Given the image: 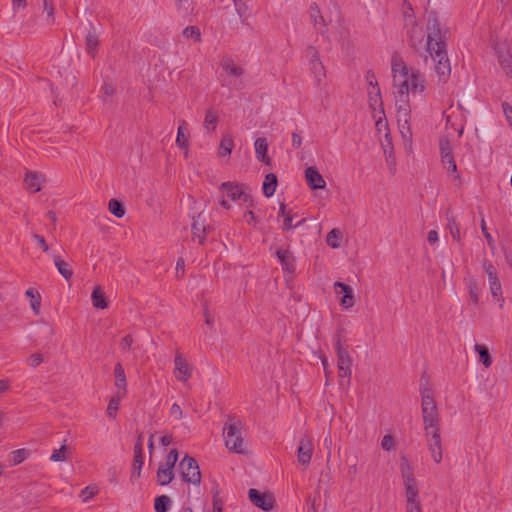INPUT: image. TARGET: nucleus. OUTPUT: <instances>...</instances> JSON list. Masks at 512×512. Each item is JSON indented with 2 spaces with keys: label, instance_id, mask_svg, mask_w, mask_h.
<instances>
[{
  "label": "nucleus",
  "instance_id": "54",
  "mask_svg": "<svg viewBox=\"0 0 512 512\" xmlns=\"http://www.w3.org/2000/svg\"><path fill=\"white\" fill-rule=\"evenodd\" d=\"M33 238L37 242V244L43 249V251H48V245L46 244V241L43 236H40L38 234H34Z\"/></svg>",
  "mask_w": 512,
  "mask_h": 512
},
{
  "label": "nucleus",
  "instance_id": "53",
  "mask_svg": "<svg viewBox=\"0 0 512 512\" xmlns=\"http://www.w3.org/2000/svg\"><path fill=\"white\" fill-rule=\"evenodd\" d=\"M27 5L26 0H12V10L16 13L20 10H24Z\"/></svg>",
  "mask_w": 512,
  "mask_h": 512
},
{
  "label": "nucleus",
  "instance_id": "45",
  "mask_svg": "<svg viewBox=\"0 0 512 512\" xmlns=\"http://www.w3.org/2000/svg\"><path fill=\"white\" fill-rule=\"evenodd\" d=\"M183 35L187 39H191L194 42H197L200 40V31L198 28L194 26L186 27L183 31Z\"/></svg>",
  "mask_w": 512,
  "mask_h": 512
},
{
  "label": "nucleus",
  "instance_id": "60",
  "mask_svg": "<svg viewBox=\"0 0 512 512\" xmlns=\"http://www.w3.org/2000/svg\"><path fill=\"white\" fill-rule=\"evenodd\" d=\"M55 265L59 273L64 276V261L60 258L55 259Z\"/></svg>",
  "mask_w": 512,
  "mask_h": 512
},
{
  "label": "nucleus",
  "instance_id": "12",
  "mask_svg": "<svg viewBox=\"0 0 512 512\" xmlns=\"http://www.w3.org/2000/svg\"><path fill=\"white\" fill-rule=\"evenodd\" d=\"M334 293L339 299V304L344 310L351 309L356 303L354 289L340 281L333 284Z\"/></svg>",
  "mask_w": 512,
  "mask_h": 512
},
{
  "label": "nucleus",
  "instance_id": "52",
  "mask_svg": "<svg viewBox=\"0 0 512 512\" xmlns=\"http://www.w3.org/2000/svg\"><path fill=\"white\" fill-rule=\"evenodd\" d=\"M503 113H504V116L510 126V128L512 129V107L509 105V104H503Z\"/></svg>",
  "mask_w": 512,
  "mask_h": 512
},
{
  "label": "nucleus",
  "instance_id": "30",
  "mask_svg": "<svg viewBox=\"0 0 512 512\" xmlns=\"http://www.w3.org/2000/svg\"><path fill=\"white\" fill-rule=\"evenodd\" d=\"M192 231L194 238L197 239L199 243H202L205 238L206 227L204 221L201 219V214L198 215L197 219H194Z\"/></svg>",
  "mask_w": 512,
  "mask_h": 512
},
{
  "label": "nucleus",
  "instance_id": "62",
  "mask_svg": "<svg viewBox=\"0 0 512 512\" xmlns=\"http://www.w3.org/2000/svg\"><path fill=\"white\" fill-rule=\"evenodd\" d=\"M321 362L324 368V372L326 376H328V374L330 373L328 359L326 357H322Z\"/></svg>",
  "mask_w": 512,
  "mask_h": 512
},
{
  "label": "nucleus",
  "instance_id": "3",
  "mask_svg": "<svg viewBox=\"0 0 512 512\" xmlns=\"http://www.w3.org/2000/svg\"><path fill=\"white\" fill-rule=\"evenodd\" d=\"M399 469L405 490L406 512H423L414 466L406 457H402Z\"/></svg>",
  "mask_w": 512,
  "mask_h": 512
},
{
  "label": "nucleus",
  "instance_id": "1",
  "mask_svg": "<svg viewBox=\"0 0 512 512\" xmlns=\"http://www.w3.org/2000/svg\"><path fill=\"white\" fill-rule=\"evenodd\" d=\"M391 76L398 129L404 142L411 143L412 111L416 109L417 104L426 101L428 81L423 72L399 57H393L391 60Z\"/></svg>",
  "mask_w": 512,
  "mask_h": 512
},
{
  "label": "nucleus",
  "instance_id": "31",
  "mask_svg": "<svg viewBox=\"0 0 512 512\" xmlns=\"http://www.w3.org/2000/svg\"><path fill=\"white\" fill-rule=\"evenodd\" d=\"M475 352L479 356V361L486 367L489 368L492 365V358L489 354L488 348L483 344H476L474 346Z\"/></svg>",
  "mask_w": 512,
  "mask_h": 512
},
{
  "label": "nucleus",
  "instance_id": "7",
  "mask_svg": "<svg viewBox=\"0 0 512 512\" xmlns=\"http://www.w3.org/2000/svg\"><path fill=\"white\" fill-rule=\"evenodd\" d=\"M439 149L441 164L443 168L446 170L451 181L456 186L461 185L462 180L458 172L456 161L453 155V146L451 141L446 137L441 138L439 143Z\"/></svg>",
  "mask_w": 512,
  "mask_h": 512
},
{
  "label": "nucleus",
  "instance_id": "59",
  "mask_svg": "<svg viewBox=\"0 0 512 512\" xmlns=\"http://www.w3.org/2000/svg\"><path fill=\"white\" fill-rule=\"evenodd\" d=\"M160 442L163 446H168L172 443V435L166 434L160 438Z\"/></svg>",
  "mask_w": 512,
  "mask_h": 512
},
{
  "label": "nucleus",
  "instance_id": "21",
  "mask_svg": "<svg viewBox=\"0 0 512 512\" xmlns=\"http://www.w3.org/2000/svg\"><path fill=\"white\" fill-rule=\"evenodd\" d=\"M305 181L311 189H324L326 181L315 167H308L305 170Z\"/></svg>",
  "mask_w": 512,
  "mask_h": 512
},
{
  "label": "nucleus",
  "instance_id": "25",
  "mask_svg": "<svg viewBox=\"0 0 512 512\" xmlns=\"http://www.w3.org/2000/svg\"><path fill=\"white\" fill-rule=\"evenodd\" d=\"M190 133L186 121L181 120L177 129L176 144L179 148L188 153Z\"/></svg>",
  "mask_w": 512,
  "mask_h": 512
},
{
  "label": "nucleus",
  "instance_id": "63",
  "mask_svg": "<svg viewBox=\"0 0 512 512\" xmlns=\"http://www.w3.org/2000/svg\"><path fill=\"white\" fill-rule=\"evenodd\" d=\"M9 388V383L6 380H0V393L5 392Z\"/></svg>",
  "mask_w": 512,
  "mask_h": 512
},
{
  "label": "nucleus",
  "instance_id": "35",
  "mask_svg": "<svg viewBox=\"0 0 512 512\" xmlns=\"http://www.w3.org/2000/svg\"><path fill=\"white\" fill-rule=\"evenodd\" d=\"M92 304L96 308L105 309L107 307V302L104 296V292L100 287H97L93 290L92 295Z\"/></svg>",
  "mask_w": 512,
  "mask_h": 512
},
{
  "label": "nucleus",
  "instance_id": "11",
  "mask_svg": "<svg viewBox=\"0 0 512 512\" xmlns=\"http://www.w3.org/2000/svg\"><path fill=\"white\" fill-rule=\"evenodd\" d=\"M178 461L177 450H171L162 462L157 471V482L164 486L171 483L174 478V466Z\"/></svg>",
  "mask_w": 512,
  "mask_h": 512
},
{
  "label": "nucleus",
  "instance_id": "16",
  "mask_svg": "<svg viewBox=\"0 0 512 512\" xmlns=\"http://www.w3.org/2000/svg\"><path fill=\"white\" fill-rule=\"evenodd\" d=\"M250 501L264 511H270L274 505V497L270 493L260 492L257 489H250L248 492Z\"/></svg>",
  "mask_w": 512,
  "mask_h": 512
},
{
  "label": "nucleus",
  "instance_id": "18",
  "mask_svg": "<svg viewBox=\"0 0 512 512\" xmlns=\"http://www.w3.org/2000/svg\"><path fill=\"white\" fill-rule=\"evenodd\" d=\"M174 375L177 380L186 383L192 376V367L181 354H176L174 359Z\"/></svg>",
  "mask_w": 512,
  "mask_h": 512
},
{
  "label": "nucleus",
  "instance_id": "40",
  "mask_svg": "<svg viewBox=\"0 0 512 512\" xmlns=\"http://www.w3.org/2000/svg\"><path fill=\"white\" fill-rule=\"evenodd\" d=\"M99 492V488L96 485H90L82 489L79 497L82 502L86 503L90 501L94 496H96Z\"/></svg>",
  "mask_w": 512,
  "mask_h": 512
},
{
  "label": "nucleus",
  "instance_id": "28",
  "mask_svg": "<svg viewBox=\"0 0 512 512\" xmlns=\"http://www.w3.org/2000/svg\"><path fill=\"white\" fill-rule=\"evenodd\" d=\"M277 258L282 264L284 271L288 273H292L294 271V259L290 252L286 250H279L277 251Z\"/></svg>",
  "mask_w": 512,
  "mask_h": 512
},
{
  "label": "nucleus",
  "instance_id": "55",
  "mask_svg": "<svg viewBox=\"0 0 512 512\" xmlns=\"http://www.w3.org/2000/svg\"><path fill=\"white\" fill-rule=\"evenodd\" d=\"M427 240L430 244L437 243L439 240V235L436 230H430L427 235Z\"/></svg>",
  "mask_w": 512,
  "mask_h": 512
},
{
  "label": "nucleus",
  "instance_id": "5",
  "mask_svg": "<svg viewBox=\"0 0 512 512\" xmlns=\"http://www.w3.org/2000/svg\"><path fill=\"white\" fill-rule=\"evenodd\" d=\"M220 190L223 193L220 205L225 209L231 208V204L227 199L247 208H254L255 206L254 198L244 184L238 182H224L221 184Z\"/></svg>",
  "mask_w": 512,
  "mask_h": 512
},
{
  "label": "nucleus",
  "instance_id": "14",
  "mask_svg": "<svg viewBox=\"0 0 512 512\" xmlns=\"http://www.w3.org/2000/svg\"><path fill=\"white\" fill-rule=\"evenodd\" d=\"M427 446L434 463L439 464L443 460V448L440 430L426 432Z\"/></svg>",
  "mask_w": 512,
  "mask_h": 512
},
{
  "label": "nucleus",
  "instance_id": "2",
  "mask_svg": "<svg viewBox=\"0 0 512 512\" xmlns=\"http://www.w3.org/2000/svg\"><path fill=\"white\" fill-rule=\"evenodd\" d=\"M427 51L435 62V71L441 81H445L451 72V67L444 44V35L435 18H429L426 24Z\"/></svg>",
  "mask_w": 512,
  "mask_h": 512
},
{
  "label": "nucleus",
  "instance_id": "43",
  "mask_svg": "<svg viewBox=\"0 0 512 512\" xmlns=\"http://www.w3.org/2000/svg\"><path fill=\"white\" fill-rule=\"evenodd\" d=\"M28 451L26 449H17L13 451L10 455V462L12 465H18L22 463L28 456Z\"/></svg>",
  "mask_w": 512,
  "mask_h": 512
},
{
  "label": "nucleus",
  "instance_id": "10",
  "mask_svg": "<svg viewBox=\"0 0 512 512\" xmlns=\"http://www.w3.org/2000/svg\"><path fill=\"white\" fill-rule=\"evenodd\" d=\"M422 415L426 432L439 430L436 405L434 399L429 394L422 395Z\"/></svg>",
  "mask_w": 512,
  "mask_h": 512
},
{
  "label": "nucleus",
  "instance_id": "46",
  "mask_svg": "<svg viewBox=\"0 0 512 512\" xmlns=\"http://www.w3.org/2000/svg\"><path fill=\"white\" fill-rule=\"evenodd\" d=\"M499 62H500L502 69L505 71L506 75L511 76L512 75L511 57L508 54L503 55L500 57Z\"/></svg>",
  "mask_w": 512,
  "mask_h": 512
},
{
  "label": "nucleus",
  "instance_id": "64",
  "mask_svg": "<svg viewBox=\"0 0 512 512\" xmlns=\"http://www.w3.org/2000/svg\"><path fill=\"white\" fill-rule=\"evenodd\" d=\"M213 512H222V508L218 503L213 504Z\"/></svg>",
  "mask_w": 512,
  "mask_h": 512
},
{
  "label": "nucleus",
  "instance_id": "26",
  "mask_svg": "<svg viewBox=\"0 0 512 512\" xmlns=\"http://www.w3.org/2000/svg\"><path fill=\"white\" fill-rule=\"evenodd\" d=\"M125 397L126 396H120L114 393L112 394V396L109 399L108 406L106 408V416L109 420H116L118 410L120 408V403Z\"/></svg>",
  "mask_w": 512,
  "mask_h": 512
},
{
  "label": "nucleus",
  "instance_id": "33",
  "mask_svg": "<svg viewBox=\"0 0 512 512\" xmlns=\"http://www.w3.org/2000/svg\"><path fill=\"white\" fill-rule=\"evenodd\" d=\"M134 472L132 477H139L141 473V469L143 466V453H142V444L139 442L135 446V455H134Z\"/></svg>",
  "mask_w": 512,
  "mask_h": 512
},
{
  "label": "nucleus",
  "instance_id": "51",
  "mask_svg": "<svg viewBox=\"0 0 512 512\" xmlns=\"http://www.w3.org/2000/svg\"><path fill=\"white\" fill-rule=\"evenodd\" d=\"M50 459L52 461H61L64 459V444H62L59 449L54 450Z\"/></svg>",
  "mask_w": 512,
  "mask_h": 512
},
{
  "label": "nucleus",
  "instance_id": "29",
  "mask_svg": "<svg viewBox=\"0 0 512 512\" xmlns=\"http://www.w3.org/2000/svg\"><path fill=\"white\" fill-rule=\"evenodd\" d=\"M218 124V115L217 113L210 109L205 113V118L203 122V127L208 133H212L216 130Z\"/></svg>",
  "mask_w": 512,
  "mask_h": 512
},
{
  "label": "nucleus",
  "instance_id": "44",
  "mask_svg": "<svg viewBox=\"0 0 512 512\" xmlns=\"http://www.w3.org/2000/svg\"><path fill=\"white\" fill-rule=\"evenodd\" d=\"M480 226H481V231H482L483 236L485 237V239L487 241L488 246L492 250H494L496 248L495 240L492 237V235L488 232L487 225H486V222H485L484 218L481 219Z\"/></svg>",
  "mask_w": 512,
  "mask_h": 512
},
{
  "label": "nucleus",
  "instance_id": "48",
  "mask_svg": "<svg viewBox=\"0 0 512 512\" xmlns=\"http://www.w3.org/2000/svg\"><path fill=\"white\" fill-rule=\"evenodd\" d=\"M243 221L246 222L248 225H256L257 224V217L254 214L253 208H247L243 214Z\"/></svg>",
  "mask_w": 512,
  "mask_h": 512
},
{
  "label": "nucleus",
  "instance_id": "41",
  "mask_svg": "<svg viewBox=\"0 0 512 512\" xmlns=\"http://www.w3.org/2000/svg\"><path fill=\"white\" fill-rule=\"evenodd\" d=\"M108 209L111 214L117 218H122L125 214L123 205L116 199H111L108 204Z\"/></svg>",
  "mask_w": 512,
  "mask_h": 512
},
{
  "label": "nucleus",
  "instance_id": "34",
  "mask_svg": "<svg viewBox=\"0 0 512 512\" xmlns=\"http://www.w3.org/2000/svg\"><path fill=\"white\" fill-rule=\"evenodd\" d=\"M87 51L94 54L99 43L98 35L94 29L88 30L85 35Z\"/></svg>",
  "mask_w": 512,
  "mask_h": 512
},
{
  "label": "nucleus",
  "instance_id": "56",
  "mask_svg": "<svg viewBox=\"0 0 512 512\" xmlns=\"http://www.w3.org/2000/svg\"><path fill=\"white\" fill-rule=\"evenodd\" d=\"M423 38L422 34H421V31L418 29L417 26H415L412 31H411V39L416 42V41H421Z\"/></svg>",
  "mask_w": 512,
  "mask_h": 512
},
{
  "label": "nucleus",
  "instance_id": "38",
  "mask_svg": "<svg viewBox=\"0 0 512 512\" xmlns=\"http://www.w3.org/2000/svg\"><path fill=\"white\" fill-rule=\"evenodd\" d=\"M25 294L27 297H29L31 299L30 306H31L32 310L36 314H38L40 305H41L39 292L34 288H29Z\"/></svg>",
  "mask_w": 512,
  "mask_h": 512
},
{
  "label": "nucleus",
  "instance_id": "15",
  "mask_svg": "<svg viewBox=\"0 0 512 512\" xmlns=\"http://www.w3.org/2000/svg\"><path fill=\"white\" fill-rule=\"evenodd\" d=\"M314 452L313 439L309 435L303 436L298 445L297 449V460L298 462L307 467L310 464L312 455Z\"/></svg>",
  "mask_w": 512,
  "mask_h": 512
},
{
  "label": "nucleus",
  "instance_id": "58",
  "mask_svg": "<svg viewBox=\"0 0 512 512\" xmlns=\"http://www.w3.org/2000/svg\"><path fill=\"white\" fill-rule=\"evenodd\" d=\"M132 344V338L130 336H125L121 341L122 349H129Z\"/></svg>",
  "mask_w": 512,
  "mask_h": 512
},
{
  "label": "nucleus",
  "instance_id": "13",
  "mask_svg": "<svg viewBox=\"0 0 512 512\" xmlns=\"http://www.w3.org/2000/svg\"><path fill=\"white\" fill-rule=\"evenodd\" d=\"M306 58L308 60L309 71L314 80L318 83L322 82L326 77L325 68L320 60L318 51L310 47L306 50Z\"/></svg>",
  "mask_w": 512,
  "mask_h": 512
},
{
  "label": "nucleus",
  "instance_id": "61",
  "mask_svg": "<svg viewBox=\"0 0 512 512\" xmlns=\"http://www.w3.org/2000/svg\"><path fill=\"white\" fill-rule=\"evenodd\" d=\"M302 144V138L298 135V134H293L292 135V145L294 147H300Z\"/></svg>",
  "mask_w": 512,
  "mask_h": 512
},
{
  "label": "nucleus",
  "instance_id": "49",
  "mask_svg": "<svg viewBox=\"0 0 512 512\" xmlns=\"http://www.w3.org/2000/svg\"><path fill=\"white\" fill-rule=\"evenodd\" d=\"M43 362V356L40 353H34L28 358V364L35 368Z\"/></svg>",
  "mask_w": 512,
  "mask_h": 512
},
{
  "label": "nucleus",
  "instance_id": "39",
  "mask_svg": "<svg viewBox=\"0 0 512 512\" xmlns=\"http://www.w3.org/2000/svg\"><path fill=\"white\" fill-rule=\"evenodd\" d=\"M457 110L458 109L455 110L451 107L450 110L445 112V118H446V124L455 128L458 131L459 135H461L463 133V129H464L463 124L456 123L453 121V117L456 114Z\"/></svg>",
  "mask_w": 512,
  "mask_h": 512
},
{
  "label": "nucleus",
  "instance_id": "4",
  "mask_svg": "<svg viewBox=\"0 0 512 512\" xmlns=\"http://www.w3.org/2000/svg\"><path fill=\"white\" fill-rule=\"evenodd\" d=\"M368 83L367 94L368 104L371 109L372 117L375 120V125L378 131H386L388 124L384 112L383 100L381 90L378 86V82L373 74L366 76Z\"/></svg>",
  "mask_w": 512,
  "mask_h": 512
},
{
  "label": "nucleus",
  "instance_id": "24",
  "mask_svg": "<svg viewBox=\"0 0 512 512\" xmlns=\"http://www.w3.org/2000/svg\"><path fill=\"white\" fill-rule=\"evenodd\" d=\"M235 142L234 137L231 133H225L222 135L218 147V157L219 158H230V155L234 149Z\"/></svg>",
  "mask_w": 512,
  "mask_h": 512
},
{
  "label": "nucleus",
  "instance_id": "22",
  "mask_svg": "<svg viewBox=\"0 0 512 512\" xmlns=\"http://www.w3.org/2000/svg\"><path fill=\"white\" fill-rule=\"evenodd\" d=\"M221 68H222V72L220 74V76L222 78H234V79H238L242 73H243V70L240 66H238L234 60L230 59V58H223L221 63Z\"/></svg>",
  "mask_w": 512,
  "mask_h": 512
},
{
  "label": "nucleus",
  "instance_id": "8",
  "mask_svg": "<svg viewBox=\"0 0 512 512\" xmlns=\"http://www.w3.org/2000/svg\"><path fill=\"white\" fill-rule=\"evenodd\" d=\"M178 472L184 482L195 486H199L201 484L200 468L194 458L188 455L183 457L179 462Z\"/></svg>",
  "mask_w": 512,
  "mask_h": 512
},
{
  "label": "nucleus",
  "instance_id": "9",
  "mask_svg": "<svg viewBox=\"0 0 512 512\" xmlns=\"http://www.w3.org/2000/svg\"><path fill=\"white\" fill-rule=\"evenodd\" d=\"M483 269L488 277L489 290L493 298V301L496 304H498L500 308H503L505 304V299L503 296V289L496 268L492 263L486 262L483 265Z\"/></svg>",
  "mask_w": 512,
  "mask_h": 512
},
{
  "label": "nucleus",
  "instance_id": "36",
  "mask_svg": "<svg viewBox=\"0 0 512 512\" xmlns=\"http://www.w3.org/2000/svg\"><path fill=\"white\" fill-rule=\"evenodd\" d=\"M172 505V501L169 496L161 495L156 497L154 503V509L156 512H167Z\"/></svg>",
  "mask_w": 512,
  "mask_h": 512
},
{
  "label": "nucleus",
  "instance_id": "23",
  "mask_svg": "<svg viewBox=\"0 0 512 512\" xmlns=\"http://www.w3.org/2000/svg\"><path fill=\"white\" fill-rule=\"evenodd\" d=\"M269 143L266 138L258 137L254 141V150L256 159L266 165L271 164V158L268 155Z\"/></svg>",
  "mask_w": 512,
  "mask_h": 512
},
{
  "label": "nucleus",
  "instance_id": "32",
  "mask_svg": "<svg viewBox=\"0 0 512 512\" xmlns=\"http://www.w3.org/2000/svg\"><path fill=\"white\" fill-rule=\"evenodd\" d=\"M25 186L31 192H37L40 188V176L34 172H28L24 179Z\"/></svg>",
  "mask_w": 512,
  "mask_h": 512
},
{
  "label": "nucleus",
  "instance_id": "42",
  "mask_svg": "<svg viewBox=\"0 0 512 512\" xmlns=\"http://www.w3.org/2000/svg\"><path fill=\"white\" fill-rule=\"evenodd\" d=\"M447 230L455 241L459 242L461 240V233L458 224L453 217L448 219Z\"/></svg>",
  "mask_w": 512,
  "mask_h": 512
},
{
  "label": "nucleus",
  "instance_id": "50",
  "mask_svg": "<svg viewBox=\"0 0 512 512\" xmlns=\"http://www.w3.org/2000/svg\"><path fill=\"white\" fill-rule=\"evenodd\" d=\"M170 416L172 418H174L175 420H180L182 418L183 412H182L181 407L177 403H174L171 406V408H170Z\"/></svg>",
  "mask_w": 512,
  "mask_h": 512
},
{
  "label": "nucleus",
  "instance_id": "20",
  "mask_svg": "<svg viewBox=\"0 0 512 512\" xmlns=\"http://www.w3.org/2000/svg\"><path fill=\"white\" fill-rule=\"evenodd\" d=\"M337 367L340 378H349L351 375V358L348 352L342 348L337 350Z\"/></svg>",
  "mask_w": 512,
  "mask_h": 512
},
{
  "label": "nucleus",
  "instance_id": "6",
  "mask_svg": "<svg viewBox=\"0 0 512 512\" xmlns=\"http://www.w3.org/2000/svg\"><path fill=\"white\" fill-rule=\"evenodd\" d=\"M225 446L232 452L244 453L246 441L243 437V426L239 420L230 419L223 428Z\"/></svg>",
  "mask_w": 512,
  "mask_h": 512
},
{
  "label": "nucleus",
  "instance_id": "37",
  "mask_svg": "<svg viewBox=\"0 0 512 512\" xmlns=\"http://www.w3.org/2000/svg\"><path fill=\"white\" fill-rule=\"evenodd\" d=\"M341 241H342V233L340 230L338 229H332L327 237H326V242L327 244L331 247V248H339L340 245H341Z\"/></svg>",
  "mask_w": 512,
  "mask_h": 512
},
{
  "label": "nucleus",
  "instance_id": "19",
  "mask_svg": "<svg viewBox=\"0 0 512 512\" xmlns=\"http://www.w3.org/2000/svg\"><path fill=\"white\" fill-rule=\"evenodd\" d=\"M114 394L120 396L127 395V378L124 368L120 363L116 364L114 368Z\"/></svg>",
  "mask_w": 512,
  "mask_h": 512
},
{
  "label": "nucleus",
  "instance_id": "57",
  "mask_svg": "<svg viewBox=\"0 0 512 512\" xmlns=\"http://www.w3.org/2000/svg\"><path fill=\"white\" fill-rule=\"evenodd\" d=\"M184 266L185 262L182 258L178 259L176 263V273L177 275H183L184 274Z\"/></svg>",
  "mask_w": 512,
  "mask_h": 512
},
{
  "label": "nucleus",
  "instance_id": "47",
  "mask_svg": "<svg viewBox=\"0 0 512 512\" xmlns=\"http://www.w3.org/2000/svg\"><path fill=\"white\" fill-rule=\"evenodd\" d=\"M381 448L385 451H392L395 449V441L391 435H385L381 440Z\"/></svg>",
  "mask_w": 512,
  "mask_h": 512
},
{
  "label": "nucleus",
  "instance_id": "17",
  "mask_svg": "<svg viewBox=\"0 0 512 512\" xmlns=\"http://www.w3.org/2000/svg\"><path fill=\"white\" fill-rule=\"evenodd\" d=\"M297 216H298L297 212H295L293 209L288 208L285 204L280 205L279 212H278V218H282V229L284 231H289L295 227H299L306 221V219L303 218L294 224L293 220Z\"/></svg>",
  "mask_w": 512,
  "mask_h": 512
},
{
  "label": "nucleus",
  "instance_id": "27",
  "mask_svg": "<svg viewBox=\"0 0 512 512\" xmlns=\"http://www.w3.org/2000/svg\"><path fill=\"white\" fill-rule=\"evenodd\" d=\"M276 188H277L276 175L272 174V173L267 174L265 176V179H264V182L262 185L264 195L268 198L272 197L276 192Z\"/></svg>",
  "mask_w": 512,
  "mask_h": 512
}]
</instances>
